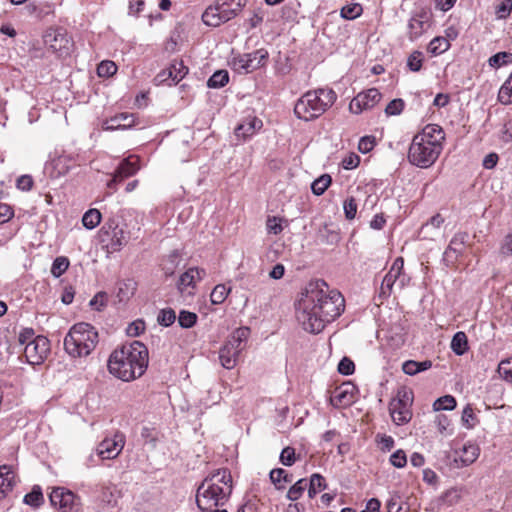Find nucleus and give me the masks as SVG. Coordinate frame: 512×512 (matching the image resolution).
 Wrapping results in <instances>:
<instances>
[{
	"label": "nucleus",
	"instance_id": "nucleus-24",
	"mask_svg": "<svg viewBox=\"0 0 512 512\" xmlns=\"http://www.w3.org/2000/svg\"><path fill=\"white\" fill-rule=\"evenodd\" d=\"M137 290V283L133 279L119 281L117 284L116 297L119 302H127Z\"/></svg>",
	"mask_w": 512,
	"mask_h": 512
},
{
	"label": "nucleus",
	"instance_id": "nucleus-18",
	"mask_svg": "<svg viewBox=\"0 0 512 512\" xmlns=\"http://www.w3.org/2000/svg\"><path fill=\"white\" fill-rule=\"evenodd\" d=\"M124 445L125 435L116 431L112 437H106L99 443L97 452L102 459H114L121 453Z\"/></svg>",
	"mask_w": 512,
	"mask_h": 512
},
{
	"label": "nucleus",
	"instance_id": "nucleus-36",
	"mask_svg": "<svg viewBox=\"0 0 512 512\" xmlns=\"http://www.w3.org/2000/svg\"><path fill=\"white\" fill-rule=\"evenodd\" d=\"M363 13V7L360 3H350L342 7L340 15L346 20H354Z\"/></svg>",
	"mask_w": 512,
	"mask_h": 512
},
{
	"label": "nucleus",
	"instance_id": "nucleus-8",
	"mask_svg": "<svg viewBox=\"0 0 512 512\" xmlns=\"http://www.w3.org/2000/svg\"><path fill=\"white\" fill-rule=\"evenodd\" d=\"M413 391L407 387H400L395 397L389 402V413L393 422L400 426L412 419Z\"/></svg>",
	"mask_w": 512,
	"mask_h": 512
},
{
	"label": "nucleus",
	"instance_id": "nucleus-23",
	"mask_svg": "<svg viewBox=\"0 0 512 512\" xmlns=\"http://www.w3.org/2000/svg\"><path fill=\"white\" fill-rule=\"evenodd\" d=\"M15 485V475L8 465L0 466V499L4 498Z\"/></svg>",
	"mask_w": 512,
	"mask_h": 512
},
{
	"label": "nucleus",
	"instance_id": "nucleus-2",
	"mask_svg": "<svg viewBox=\"0 0 512 512\" xmlns=\"http://www.w3.org/2000/svg\"><path fill=\"white\" fill-rule=\"evenodd\" d=\"M149 352L140 341H133L115 349L108 359V370L114 377L130 382L140 378L147 370Z\"/></svg>",
	"mask_w": 512,
	"mask_h": 512
},
{
	"label": "nucleus",
	"instance_id": "nucleus-38",
	"mask_svg": "<svg viewBox=\"0 0 512 512\" xmlns=\"http://www.w3.org/2000/svg\"><path fill=\"white\" fill-rule=\"evenodd\" d=\"M118 497L119 492L114 485L103 486L101 488L100 499L102 502L111 506H116Z\"/></svg>",
	"mask_w": 512,
	"mask_h": 512
},
{
	"label": "nucleus",
	"instance_id": "nucleus-63",
	"mask_svg": "<svg viewBox=\"0 0 512 512\" xmlns=\"http://www.w3.org/2000/svg\"><path fill=\"white\" fill-rule=\"evenodd\" d=\"M34 185L32 176L22 175L16 181V187L21 191H30Z\"/></svg>",
	"mask_w": 512,
	"mask_h": 512
},
{
	"label": "nucleus",
	"instance_id": "nucleus-59",
	"mask_svg": "<svg viewBox=\"0 0 512 512\" xmlns=\"http://www.w3.org/2000/svg\"><path fill=\"white\" fill-rule=\"evenodd\" d=\"M360 164V157L356 153H349L342 159V167L346 170L355 169Z\"/></svg>",
	"mask_w": 512,
	"mask_h": 512
},
{
	"label": "nucleus",
	"instance_id": "nucleus-62",
	"mask_svg": "<svg viewBox=\"0 0 512 512\" xmlns=\"http://www.w3.org/2000/svg\"><path fill=\"white\" fill-rule=\"evenodd\" d=\"M107 303V294L105 292H99L97 293L91 300H90V306L100 311Z\"/></svg>",
	"mask_w": 512,
	"mask_h": 512
},
{
	"label": "nucleus",
	"instance_id": "nucleus-51",
	"mask_svg": "<svg viewBox=\"0 0 512 512\" xmlns=\"http://www.w3.org/2000/svg\"><path fill=\"white\" fill-rule=\"evenodd\" d=\"M498 373L505 381L512 382V357L499 363Z\"/></svg>",
	"mask_w": 512,
	"mask_h": 512
},
{
	"label": "nucleus",
	"instance_id": "nucleus-37",
	"mask_svg": "<svg viewBox=\"0 0 512 512\" xmlns=\"http://www.w3.org/2000/svg\"><path fill=\"white\" fill-rule=\"evenodd\" d=\"M24 503L32 507H40L44 503V496L40 486H34L28 494L24 496Z\"/></svg>",
	"mask_w": 512,
	"mask_h": 512
},
{
	"label": "nucleus",
	"instance_id": "nucleus-17",
	"mask_svg": "<svg viewBox=\"0 0 512 512\" xmlns=\"http://www.w3.org/2000/svg\"><path fill=\"white\" fill-rule=\"evenodd\" d=\"M103 235L110 236L106 244L108 252H118L127 243L126 232L118 227L115 219H109L101 228Z\"/></svg>",
	"mask_w": 512,
	"mask_h": 512
},
{
	"label": "nucleus",
	"instance_id": "nucleus-43",
	"mask_svg": "<svg viewBox=\"0 0 512 512\" xmlns=\"http://www.w3.org/2000/svg\"><path fill=\"white\" fill-rule=\"evenodd\" d=\"M332 182L331 176L328 174L321 175L311 185L312 192L320 196L322 195Z\"/></svg>",
	"mask_w": 512,
	"mask_h": 512
},
{
	"label": "nucleus",
	"instance_id": "nucleus-29",
	"mask_svg": "<svg viewBox=\"0 0 512 512\" xmlns=\"http://www.w3.org/2000/svg\"><path fill=\"white\" fill-rule=\"evenodd\" d=\"M353 394L349 391L348 386L337 388L333 394L332 402L338 406H347L353 402Z\"/></svg>",
	"mask_w": 512,
	"mask_h": 512
},
{
	"label": "nucleus",
	"instance_id": "nucleus-50",
	"mask_svg": "<svg viewBox=\"0 0 512 512\" xmlns=\"http://www.w3.org/2000/svg\"><path fill=\"white\" fill-rule=\"evenodd\" d=\"M298 457L296 456L295 448L291 446L285 447L280 454V462L284 466H292L296 461Z\"/></svg>",
	"mask_w": 512,
	"mask_h": 512
},
{
	"label": "nucleus",
	"instance_id": "nucleus-20",
	"mask_svg": "<svg viewBox=\"0 0 512 512\" xmlns=\"http://www.w3.org/2000/svg\"><path fill=\"white\" fill-rule=\"evenodd\" d=\"M404 266V259L402 257H398L392 263L389 271L384 276L380 290L379 297L382 299H387L392 291L393 287L397 286V277H399L400 269Z\"/></svg>",
	"mask_w": 512,
	"mask_h": 512
},
{
	"label": "nucleus",
	"instance_id": "nucleus-7",
	"mask_svg": "<svg viewBox=\"0 0 512 512\" xmlns=\"http://www.w3.org/2000/svg\"><path fill=\"white\" fill-rule=\"evenodd\" d=\"M245 4L246 0H217L204 11L202 20L207 26L218 27L235 18Z\"/></svg>",
	"mask_w": 512,
	"mask_h": 512
},
{
	"label": "nucleus",
	"instance_id": "nucleus-60",
	"mask_svg": "<svg viewBox=\"0 0 512 512\" xmlns=\"http://www.w3.org/2000/svg\"><path fill=\"white\" fill-rule=\"evenodd\" d=\"M354 371H355V364L351 359H349L347 357H344L343 359H341V361L338 364V372L340 374L351 375L354 373Z\"/></svg>",
	"mask_w": 512,
	"mask_h": 512
},
{
	"label": "nucleus",
	"instance_id": "nucleus-6",
	"mask_svg": "<svg viewBox=\"0 0 512 512\" xmlns=\"http://www.w3.org/2000/svg\"><path fill=\"white\" fill-rule=\"evenodd\" d=\"M99 341L98 331L89 322H76L64 339L65 351L73 358L87 356Z\"/></svg>",
	"mask_w": 512,
	"mask_h": 512
},
{
	"label": "nucleus",
	"instance_id": "nucleus-58",
	"mask_svg": "<svg viewBox=\"0 0 512 512\" xmlns=\"http://www.w3.org/2000/svg\"><path fill=\"white\" fill-rule=\"evenodd\" d=\"M498 101L504 105L512 103V88L505 83L499 89Z\"/></svg>",
	"mask_w": 512,
	"mask_h": 512
},
{
	"label": "nucleus",
	"instance_id": "nucleus-49",
	"mask_svg": "<svg viewBox=\"0 0 512 512\" xmlns=\"http://www.w3.org/2000/svg\"><path fill=\"white\" fill-rule=\"evenodd\" d=\"M512 63V53L498 52L489 59V64L492 67L498 68L503 65Z\"/></svg>",
	"mask_w": 512,
	"mask_h": 512
},
{
	"label": "nucleus",
	"instance_id": "nucleus-26",
	"mask_svg": "<svg viewBox=\"0 0 512 512\" xmlns=\"http://www.w3.org/2000/svg\"><path fill=\"white\" fill-rule=\"evenodd\" d=\"M157 320H197V315L193 312L181 310L177 318L175 310L164 308L160 310Z\"/></svg>",
	"mask_w": 512,
	"mask_h": 512
},
{
	"label": "nucleus",
	"instance_id": "nucleus-46",
	"mask_svg": "<svg viewBox=\"0 0 512 512\" xmlns=\"http://www.w3.org/2000/svg\"><path fill=\"white\" fill-rule=\"evenodd\" d=\"M229 293L230 288H228L225 284H218L214 287L210 294L211 302L213 304H221L225 301Z\"/></svg>",
	"mask_w": 512,
	"mask_h": 512
},
{
	"label": "nucleus",
	"instance_id": "nucleus-45",
	"mask_svg": "<svg viewBox=\"0 0 512 512\" xmlns=\"http://www.w3.org/2000/svg\"><path fill=\"white\" fill-rule=\"evenodd\" d=\"M424 55L421 51H413L407 58V67L412 72H419L422 69Z\"/></svg>",
	"mask_w": 512,
	"mask_h": 512
},
{
	"label": "nucleus",
	"instance_id": "nucleus-61",
	"mask_svg": "<svg viewBox=\"0 0 512 512\" xmlns=\"http://www.w3.org/2000/svg\"><path fill=\"white\" fill-rule=\"evenodd\" d=\"M512 12V0H503L496 8L499 19L507 18Z\"/></svg>",
	"mask_w": 512,
	"mask_h": 512
},
{
	"label": "nucleus",
	"instance_id": "nucleus-56",
	"mask_svg": "<svg viewBox=\"0 0 512 512\" xmlns=\"http://www.w3.org/2000/svg\"><path fill=\"white\" fill-rule=\"evenodd\" d=\"M404 101L402 99H394L388 103L385 113L388 116L399 115L404 109Z\"/></svg>",
	"mask_w": 512,
	"mask_h": 512
},
{
	"label": "nucleus",
	"instance_id": "nucleus-27",
	"mask_svg": "<svg viewBox=\"0 0 512 512\" xmlns=\"http://www.w3.org/2000/svg\"><path fill=\"white\" fill-rule=\"evenodd\" d=\"M308 496L309 498H314L319 492L325 490L327 488V483L325 478L319 474L314 473L310 477V481L308 484Z\"/></svg>",
	"mask_w": 512,
	"mask_h": 512
},
{
	"label": "nucleus",
	"instance_id": "nucleus-34",
	"mask_svg": "<svg viewBox=\"0 0 512 512\" xmlns=\"http://www.w3.org/2000/svg\"><path fill=\"white\" fill-rule=\"evenodd\" d=\"M450 47L449 41L444 37H435L428 44V52L432 55H439L447 51Z\"/></svg>",
	"mask_w": 512,
	"mask_h": 512
},
{
	"label": "nucleus",
	"instance_id": "nucleus-1",
	"mask_svg": "<svg viewBox=\"0 0 512 512\" xmlns=\"http://www.w3.org/2000/svg\"><path fill=\"white\" fill-rule=\"evenodd\" d=\"M295 308L297 320H335L345 311V298L323 279H312L302 288Z\"/></svg>",
	"mask_w": 512,
	"mask_h": 512
},
{
	"label": "nucleus",
	"instance_id": "nucleus-57",
	"mask_svg": "<svg viewBox=\"0 0 512 512\" xmlns=\"http://www.w3.org/2000/svg\"><path fill=\"white\" fill-rule=\"evenodd\" d=\"M146 322H129L126 328V334L130 337H138L146 330Z\"/></svg>",
	"mask_w": 512,
	"mask_h": 512
},
{
	"label": "nucleus",
	"instance_id": "nucleus-47",
	"mask_svg": "<svg viewBox=\"0 0 512 512\" xmlns=\"http://www.w3.org/2000/svg\"><path fill=\"white\" fill-rule=\"evenodd\" d=\"M284 219L277 216H268L266 220V229L269 234L279 235L283 231Z\"/></svg>",
	"mask_w": 512,
	"mask_h": 512
},
{
	"label": "nucleus",
	"instance_id": "nucleus-19",
	"mask_svg": "<svg viewBox=\"0 0 512 512\" xmlns=\"http://www.w3.org/2000/svg\"><path fill=\"white\" fill-rule=\"evenodd\" d=\"M206 276V271L202 268L191 267L182 273L179 277L177 287L181 294L194 295L197 283Z\"/></svg>",
	"mask_w": 512,
	"mask_h": 512
},
{
	"label": "nucleus",
	"instance_id": "nucleus-28",
	"mask_svg": "<svg viewBox=\"0 0 512 512\" xmlns=\"http://www.w3.org/2000/svg\"><path fill=\"white\" fill-rule=\"evenodd\" d=\"M269 476L271 482L278 490L284 489L285 483H290L292 481L291 476L282 468L272 469Z\"/></svg>",
	"mask_w": 512,
	"mask_h": 512
},
{
	"label": "nucleus",
	"instance_id": "nucleus-41",
	"mask_svg": "<svg viewBox=\"0 0 512 512\" xmlns=\"http://www.w3.org/2000/svg\"><path fill=\"white\" fill-rule=\"evenodd\" d=\"M435 425L441 435H452L453 427L451 420L445 414H438L435 417Z\"/></svg>",
	"mask_w": 512,
	"mask_h": 512
},
{
	"label": "nucleus",
	"instance_id": "nucleus-33",
	"mask_svg": "<svg viewBox=\"0 0 512 512\" xmlns=\"http://www.w3.org/2000/svg\"><path fill=\"white\" fill-rule=\"evenodd\" d=\"M451 349L456 355H463L468 350L467 336L464 332H457L454 335Z\"/></svg>",
	"mask_w": 512,
	"mask_h": 512
},
{
	"label": "nucleus",
	"instance_id": "nucleus-22",
	"mask_svg": "<svg viewBox=\"0 0 512 512\" xmlns=\"http://www.w3.org/2000/svg\"><path fill=\"white\" fill-rule=\"evenodd\" d=\"M262 125L263 123L259 118L256 116H249L237 125L235 128V135L239 139L246 140L260 130Z\"/></svg>",
	"mask_w": 512,
	"mask_h": 512
},
{
	"label": "nucleus",
	"instance_id": "nucleus-30",
	"mask_svg": "<svg viewBox=\"0 0 512 512\" xmlns=\"http://www.w3.org/2000/svg\"><path fill=\"white\" fill-rule=\"evenodd\" d=\"M468 234L466 232L456 233L451 239L446 253L454 252L456 254H462L466 247Z\"/></svg>",
	"mask_w": 512,
	"mask_h": 512
},
{
	"label": "nucleus",
	"instance_id": "nucleus-32",
	"mask_svg": "<svg viewBox=\"0 0 512 512\" xmlns=\"http://www.w3.org/2000/svg\"><path fill=\"white\" fill-rule=\"evenodd\" d=\"M461 421L463 426L467 429H473L479 423V418L477 417L472 404L469 403L464 407Z\"/></svg>",
	"mask_w": 512,
	"mask_h": 512
},
{
	"label": "nucleus",
	"instance_id": "nucleus-13",
	"mask_svg": "<svg viewBox=\"0 0 512 512\" xmlns=\"http://www.w3.org/2000/svg\"><path fill=\"white\" fill-rule=\"evenodd\" d=\"M140 168V157L137 155H129L119 163L113 173L112 179L107 183V187L109 189L116 190L117 184L122 183L125 179L131 176H134Z\"/></svg>",
	"mask_w": 512,
	"mask_h": 512
},
{
	"label": "nucleus",
	"instance_id": "nucleus-12",
	"mask_svg": "<svg viewBox=\"0 0 512 512\" xmlns=\"http://www.w3.org/2000/svg\"><path fill=\"white\" fill-rule=\"evenodd\" d=\"M268 51L264 48L251 53L241 55L233 60L235 70L251 73L266 65L268 60Z\"/></svg>",
	"mask_w": 512,
	"mask_h": 512
},
{
	"label": "nucleus",
	"instance_id": "nucleus-54",
	"mask_svg": "<svg viewBox=\"0 0 512 512\" xmlns=\"http://www.w3.org/2000/svg\"><path fill=\"white\" fill-rule=\"evenodd\" d=\"M357 202H356V199L351 196V197H348L345 201H344V204H343V208H344V213H345V217L348 219V220H353L356 216V213H357Z\"/></svg>",
	"mask_w": 512,
	"mask_h": 512
},
{
	"label": "nucleus",
	"instance_id": "nucleus-14",
	"mask_svg": "<svg viewBox=\"0 0 512 512\" xmlns=\"http://www.w3.org/2000/svg\"><path fill=\"white\" fill-rule=\"evenodd\" d=\"M50 353V341L47 337L38 335L24 348V357L31 365H40Z\"/></svg>",
	"mask_w": 512,
	"mask_h": 512
},
{
	"label": "nucleus",
	"instance_id": "nucleus-53",
	"mask_svg": "<svg viewBox=\"0 0 512 512\" xmlns=\"http://www.w3.org/2000/svg\"><path fill=\"white\" fill-rule=\"evenodd\" d=\"M375 145H376L375 136L367 135V136L362 137L359 140L358 150L361 153L366 154V153H369L370 151H372L373 148L375 147Z\"/></svg>",
	"mask_w": 512,
	"mask_h": 512
},
{
	"label": "nucleus",
	"instance_id": "nucleus-9",
	"mask_svg": "<svg viewBox=\"0 0 512 512\" xmlns=\"http://www.w3.org/2000/svg\"><path fill=\"white\" fill-rule=\"evenodd\" d=\"M250 329L246 326L237 328L230 339L219 351L221 365L226 369H232L236 366L238 357L243 350L242 343L248 339Z\"/></svg>",
	"mask_w": 512,
	"mask_h": 512
},
{
	"label": "nucleus",
	"instance_id": "nucleus-21",
	"mask_svg": "<svg viewBox=\"0 0 512 512\" xmlns=\"http://www.w3.org/2000/svg\"><path fill=\"white\" fill-rule=\"evenodd\" d=\"M136 124L135 114L123 112L105 119L102 123V129L105 131L126 130Z\"/></svg>",
	"mask_w": 512,
	"mask_h": 512
},
{
	"label": "nucleus",
	"instance_id": "nucleus-5",
	"mask_svg": "<svg viewBox=\"0 0 512 512\" xmlns=\"http://www.w3.org/2000/svg\"><path fill=\"white\" fill-rule=\"evenodd\" d=\"M337 95L329 88L307 91L295 104V115L304 121L314 120L323 115L336 101Z\"/></svg>",
	"mask_w": 512,
	"mask_h": 512
},
{
	"label": "nucleus",
	"instance_id": "nucleus-10",
	"mask_svg": "<svg viewBox=\"0 0 512 512\" xmlns=\"http://www.w3.org/2000/svg\"><path fill=\"white\" fill-rule=\"evenodd\" d=\"M51 505L60 512H80L81 497L65 487H54L49 494Z\"/></svg>",
	"mask_w": 512,
	"mask_h": 512
},
{
	"label": "nucleus",
	"instance_id": "nucleus-64",
	"mask_svg": "<svg viewBox=\"0 0 512 512\" xmlns=\"http://www.w3.org/2000/svg\"><path fill=\"white\" fill-rule=\"evenodd\" d=\"M500 252L506 256L512 254V230L504 237L500 247Z\"/></svg>",
	"mask_w": 512,
	"mask_h": 512
},
{
	"label": "nucleus",
	"instance_id": "nucleus-39",
	"mask_svg": "<svg viewBox=\"0 0 512 512\" xmlns=\"http://www.w3.org/2000/svg\"><path fill=\"white\" fill-rule=\"evenodd\" d=\"M457 406V401L454 396L452 395H444L442 397H439L436 399L433 403V410L434 411H441V410H454Z\"/></svg>",
	"mask_w": 512,
	"mask_h": 512
},
{
	"label": "nucleus",
	"instance_id": "nucleus-15",
	"mask_svg": "<svg viewBox=\"0 0 512 512\" xmlns=\"http://www.w3.org/2000/svg\"><path fill=\"white\" fill-rule=\"evenodd\" d=\"M382 99V94L376 88H369L359 92L349 103V110L353 114L373 109Z\"/></svg>",
	"mask_w": 512,
	"mask_h": 512
},
{
	"label": "nucleus",
	"instance_id": "nucleus-3",
	"mask_svg": "<svg viewBox=\"0 0 512 512\" xmlns=\"http://www.w3.org/2000/svg\"><path fill=\"white\" fill-rule=\"evenodd\" d=\"M445 141V132L437 124H428L414 135L408 150L409 162L419 168H429L439 158Z\"/></svg>",
	"mask_w": 512,
	"mask_h": 512
},
{
	"label": "nucleus",
	"instance_id": "nucleus-42",
	"mask_svg": "<svg viewBox=\"0 0 512 512\" xmlns=\"http://www.w3.org/2000/svg\"><path fill=\"white\" fill-rule=\"evenodd\" d=\"M229 81V74L226 70L216 71L208 80L207 85L210 88L224 87Z\"/></svg>",
	"mask_w": 512,
	"mask_h": 512
},
{
	"label": "nucleus",
	"instance_id": "nucleus-52",
	"mask_svg": "<svg viewBox=\"0 0 512 512\" xmlns=\"http://www.w3.org/2000/svg\"><path fill=\"white\" fill-rule=\"evenodd\" d=\"M389 462L395 468H404L407 464V456L404 450L398 449L391 454Z\"/></svg>",
	"mask_w": 512,
	"mask_h": 512
},
{
	"label": "nucleus",
	"instance_id": "nucleus-55",
	"mask_svg": "<svg viewBox=\"0 0 512 512\" xmlns=\"http://www.w3.org/2000/svg\"><path fill=\"white\" fill-rule=\"evenodd\" d=\"M376 442L383 452L390 451L395 445L394 438L386 434L376 435Z\"/></svg>",
	"mask_w": 512,
	"mask_h": 512
},
{
	"label": "nucleus",
	"instance_id": "nucleus-35",
	"mask_svg": "<svg viewBox=\"0 0 512 512\" xmlns=\"http://www.w3.org/2000/svg\"><path fill=\"white\" fill-rule=\"evenodd\" d=\"M102 219V215L98 209H89L82 217L83 226L87 229L97 227Z\"/></svg>",
	"mask_w": 512,
	"mask_h": 512
},
{
	"label": "nucleus",
	"instance_id": "nucleus-40",
	"mask_svg": "<svg viewBox=\"0 0 512 512\" xmlns=\"http://www.w3.org/2000/svg\"><path fill=\"white\" fill-rule=\"evenodd\" d=\"M69 265H70V261L67 257H65V256L57 257V258H55V260L52 263L51 274L55 278H59L67 271V269L69 268Z\"/></svg>",
	"mask_w": 512,
	"mask_h": 512
},
{
	"label": "nucleus",
	"instance_id": "nucleus-31",
	"mask_svg": "<svg viewBox=\"0 0 512 512\" xmlns=\"http://www.w3.org/2000/svg\"><path fill=\"white\" fill-rule=\"evenodd\" d=\"M167 68L171 70L172 83L176 84L181 81L189 71L188 67L184 65V62L177 59L173 60Z\"/></svg>",
	"mask_w": 512,
	"mask_h": 512
},
{
	"label": "nucleus",
	"instance_id": "nucleus-4",
	"mask_svg": "<svg viewBox=\"0 0 512 512\" xmlns=\"http://www.w3.org/2000/svg\"><path fill=\"white\" fill-rule=\"evenodd\" d=\"M233 490V478L227 468L217 469L208 474L196 491V504L202 512L223 507Z\"/></svg>",
	"mask_w": 512,
	"mask_h": 512
},
{
	"label": "nucleus",
	"instance_id": "nucleus-48",
	"mask_svg": "<svg viewBox=\"0 0 512 512\" xmlns=\"http://www.w3.org/2000/svg\"><path fill=\"white\" fill-rule=\"evenodd\" d=\"M117 65L110 60H104L97 66V75L99 77H111L117 72Z\"/></svg>",
	"mask_w": 512,
	"mask_h": 512
},
{
	"label": "nucleus",
	"instance_id": "nucleus-25",
	"mask_svg": "<svg viewBox=\"0 0 512 512\" xmlns=\"http://www.w3.org/2000/svg\"><path fill=\"white\" fill-rule=\"evenodd\" d=\"M480 449L478 445L468 443L458 452V458L464 466L474 463L479 457Z\"/></svg>",
	"mask_w": 512,
	"mask_h": 512
},
{
	"label": "nucleus",
	"instance_id": "nucleus-11",
	"mask_svg": "<svg viewBox=\"0 0 512 512\" xmlns=\"http://www.w3.org/2000/svg\"><path fill=\"white\" fill-rule=\"evenodd\" d=\"M44 44L59 57L67 56L71 49V39L63 29L49 28L43 35Z\"/></svg>",
	"mask_w": 512,
	"mask_h": 512
},
{
	"label": "nucleus",
	"instance_id": "nucleus-44",
	"mask_svg": "<svg viewBox=\"0 0 512 512\" xmlns=\"http://www.w3.org/2000/svg\"><path fill=\"white\" fill-rule=\"evenodd\" d=\"M308 486V482L306 479H299L294 485H292L288 492L287 498L291 501L298 500L304 493Z\"/></svg>",
	"mask_w": 512,
	"mask_h": 512
},
{
	"label": "nucleus",
	"instance_id": "nucleus-16",
	"mask_svg": "<svg viewBox=\"0 0 512 512\" xmlns=\"http://www.w3.org/2000/svg\"><path fill=\"white\" fill-rule=\"evenodd\" d=\"M430 27V14L421 8L415 11L407 23V37L411 42L418 40Z\"/></svg>",
	"mask_w": 512,
	"mask_h": 512
}]
</instances>
